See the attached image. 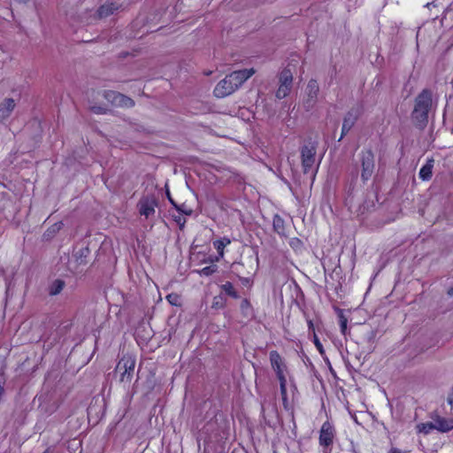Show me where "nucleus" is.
<instances>
[{
	"instance_id": "393cba45",
	"label": "nucleus",
	"mask_w": 453,
	"mask_h": 453,
	"mask_svg": "<svg viewBox=\"0 0 453 453\" xmlns=\"http://www.w3.org/2000/svg\"><path fill=\"white\" fill-rule=\"evenodd\" d=\"M175 210L181 215L191 216L194 212L193 209L187 204L186 203H182L178 204Z\"/></svg>"
},
{
	"instance_id": "39448f33",
	"label": "nucleus",
	"mask_w": 453,
	"mask_h": 453,
	"mask_svg": "<svg viewBox=\"0 0 453 453\" xmlns=\"http://www.w3.org/2000/svg\"><path fill=\"white\" fill-rule=\"evenodd\" d=\"M318 143L311 140L306 141L300 148L301 163L304 174L312 171L316 162Z\"/></svg>"
},
{
	"instance_id": "f704fd0d",
	"label": "nucleus",
	"mask_w": 453,
	"mask_h": 453,
	"mask_svg": "<svg viewBox=\"0 0 453 453\" xmlns=\"http://www.w3.org/2000/svg\"><path fill=\"white\" fill-rule=\"evenodd\" d=\"M167 197H168V200L170 202V203L174 207L176 208L178 203L172 198V196H170V193L167 192Z\"/></svg>"
},
{
	"instance_id": "cd10ccee",
	"label": "nucleus",
	"mask_w": 453,
	"mask_h": 453,
	"mask_svg": "<svg viewBox=\"0 0 453 453\" xmlns=\"http://www.w3.org/2000/svg\"><path fill=\"white\" fill-rule=\"evenodd\" d=\"M280 383V396L282 397H288V391H287V379L283 380H278Z\"/></svg>"
},
{
	"instance_id": "473e14b6",
	"label": "nucleus",
	"mask_w": 453,
	"mask_h": 453,
	"mask_svg": "<svg viewBox=\"0 0 453 453\" xmlns=\"http://www.w3.org/2000/svg\"><path fill=\"white\" fill-rule=\"evenodd\" d=\"M281 400H282L283 408L286 411H288L290 409V403H289L288 398V397H282Z\"/></svg>"
},
{
	"instance_id": "f3484780",
	"label": "nucleus",
	"mask_w": 453,
	"mask_h": 453,
	"mask_svg": "<svg viewBox=\"0 0 453 453\" xmlns=\"http://www.w3.org/2000/svg\"><path fill=\"white\" fill-rule=\"evenodd\" d=\"M273 230L280 236L287 237L286 226L284 219L278 214L273 219Z\"/></svg>"
},
{
	"instance_id": "0eeeda50",
	"label": "nucleus",
	"mask_w": 453,
	"mask_h": 453,
	"mask_svg": "<svg viewBox=\"0 0 453 453\" xmlns=\"http://www.w3.org/2000/svg\"><path fill=\"white\" fill-rule=\"evenodd\" d=\"M280 86L276 91V97L283 99L291 91L293 83V74L290 69L284 68L279 76Z\"/></svg>"
},
{
	"instance_id": "f03ea898",
	"label": "nucleus",
	"mask_w": 453,
	"mask_h": 453,
	"mask_svg": "<svg viewBox=\"0 0 453 453\" xmlns=\"http://www.w3.org/2000/svg\"><path fill=\"white\" fill-rule=\"evenodd\" d=\"M432 107V93L429 89H423L416 97L412 119L419 125L425 126L428 121V113Z\"/></svg>"
},
{
	"instance_id": "ddd939ff",
	"label": "nucleus",
	"mask_w": 453,
	"mask_h": 453,
	"mask_svg": "<svg viewBox=\"0 0 453 453\" xmlns=\"http://www.w3.org/2000/svg\"><path fill=\"white\" fill-rule=\"evenodd\" d=\"M15 101L12 98H7L0 104V121L7 119L15 108Z\"/></svg>"
},
{
	"instance_id": "5701e85b",
	"label": "nucleus",
	"mask_w": 453,
	"mask_h": 453,
	"mask_svg": "<svg viewBox=\"0 0 453 453\" xmlns=\"http://www.w3.org/2000/svg\"><path fill=\"white\" fill-rule=\"evenodd\" d=\"M338 318H339L341 334L345 336L348 333V319L345 317L342 311H341V310H339Z\"/></svg>"
},
{
	"instance_id": "6e6552de",
	"label": "nucleus",
	"mask_w": 453,
	"mask_h": 453,
	"mask_svg": "<svg viewBox=\"0 0 453 453\" xmlns=\"http://www.w3.org/2000/svg\"><path fill=\"white\" fill-rule=\"evenodd\" d=\"M269 360L277 379H287L288 366L280 354L277 350H271L269 353Z\"/></svg>"
},
{
	"instance_id": "c03bdc74",
	"label": "nucleus",
	"mask_w": 453,
	"mask_h": 453,
	"mask_svg": "<svg viewBox=\"0 0 453 453\" xmlns=\"http://www.w3.org/2000/svg\"><path fill=\"white\" fill-rule=\"evenodd\" d=\"M49 452V449L45 450L43 453H48Z\"/></svg>"
},
{
	"instance_id": "a19ab883",
	"label": "nucleus",
	"mask_w": 453,
	"mask_h": 453,
	"mask_svg": "<svg viewBox=\"0 0 453 453\" xmlns=\"http://www.w3.org/2000/svg\"><path fill=\"white\" fill-rule=\"evenodd\" d=\"M93 111H94L96 113H102V112H103V111H101V108H100V107H99V108H97L96 110V107H93Z\"/></svg>"
},
{
	"instance_id": "7ed1b4c3",
	"label": "nucleus",
	"mask_w": 453,
	"mask_h": 453,
	"mask_svg": "<svg viewBox=\"0 0 453 453\" xmlns=\"http://www.w3.org/2000/svg\"><path fill=\"white\" fill-rule=\"evenodd\" d=\"M135 358L130 355H124L118 362L115 372L119 376V382L125 386L129 385L133 380Z\"/></svg>"
},
{
	"instance_id": "f8f14e48",
	"label": "nucleus",
	"mask_w": 453,
	"mask_h": 453,
	"mask_svg": "<svg viewBox=\"0 0 453 453\" xmlns=\"http://www.w3.org/2000/svg\"><path fill=\"white\" fill-rule=\"evenodd\" d=\"M435 430H438L441 433H447L453 429V419L446 418L442 417H436L434 419Z\"/></svg>"
},
{
	"instance_id": "b1692460",
	"label": "nucleus",
	"mask_w": 453,
	"mask_h": 453,
	"mask_svg": "<svg viewBox=\"0 0 453 453\" xmlns=\"http://www.w3.org/2000/svg\"><path fill=\"white\" fill-rule=\"evenodd\" d=\"M419 433H423L425 434H429L432 430H435L434 422H426L420 423L417 426Z\"/></svg>"
},
{
	"instance_id": "2eb2a0df",
	"label": "nucleus",
	"mask_w": 453,
	"mask_h": 453,
	"mask_svg": "<svg viewBox=\"0 0 453 453\" xmlns=\"http://www.w3.org/2000/svg\"><path fill=\"white\" fill-rule=\"evenodd\" d=\"M119 9V5L116 4L115 3H106L98 8L96 13L98 18L102 19L113 14L114 12L118 11Z\"/></svg>"
},
{
	"instance_id": "bb28decb",
	"label": "nucleus",
	"mask_w": 453,
	"mask_h": 453,
	"mask_svg": "<svg viewBox=\"0 0 453 453\" xmlns=\"http://www.w3.org/2000/svg\"><path fill=\"white\" fill-rule=\"evenodd\" d=\"M226 306V300L219 296H215L212 300V304H211V307L214 308V309H222Z\"/></svg>"
},
{
	"instance_id": "c85d7f7f",
	"label": "nucleus",
	"mask_w": 453,
	"mask_h": 453,
	"mask_svg": "<svg viewBox=\"0 0 453 453\" xmlns=\"http://www.w3.org/2000/svg\"><path fill=\"white\" fill-rule=\"evenodd\" d=\"M173 219L178 224L179 228L183 230L186 224V219L183 217V215L179 213V215L173 216Z\"/></svg>"
},
{
	"instance_id": "7c9ffc66",
	"label": "nucleus",
	"mask_w": 453,
	"mask_h": 453,
	"mask_svg": "<svg viewBox=\"0 0 453 453\" xmlns=\"http://www.w3.org/2000/svg\"><path fill=\"white\" fill-rule=\"evenodd\" d=\"M350 129H351V127H349V124L342 123V134H341V137H340L339 141H341L349 132Z\"/></svg>"
},
{
	"instance_id": "f257e3e1",
	"label": "nucleus",
	"mask_w": 453,
	"mask_h": 453,
	"mask_svg": "<svg viewBox=\"0 0 453 453\" xmlns=\"http://www.w3.org/2000/svg\"><path fill=\"white\" fill-rule=\"evenodd\" d=\"M254 73L253 68L232 72L216 85L213 90L214 96L223 98L231 95Z\"/></svg>"
},
{
	"instance_id": "a878e982",
	"label": "nucleus",
	"mask_w": 453,
	"mask_h": 453,
	"mask_svg": "<svg viewBox=\"0 0 453 453\" xmlns=\"http://www.w3.org/2000/svg\"><path fill=\"white\" fill-rule=\"evenodd\" d=\"M217 270H218V266L216 265H211L202 268L199 271V273H200V275H203V276H211L214 273H216Z\"/></svg>"
},
{
	"instance_id": "ea45409f",
	"label": "nucleus",
	"mask_w": 453,
	"mask_h": 453,
	"mask_svg": "<svg viewBox=\"0 0 453 453\" xmlns=\"http://www.w3.org/2000/svg\"><path fill=\"white\" fill-rule=\"evenodd\" d=\"M448 295L450 296H453V286L449 288Z\"/></svg>"
},
{
	"instance_id": "1a4fd4ad",
	"label": "nucleus",
	"mask_w": 453,
	"mask_h": 453,
	"mask_svg": "<svg viewBox=\"0 0 453 453\" xmlns=\"http://www.w3.org/2000/svg\"><path fill=\"white\" fill-rule=\"evenodd\" d=\"M158 203L157 199L152 196H145L140 198L137 203V209L141 216H144L149 219L153 216L156 212V207Z\"/></svg>"
},
{
	"instance_id": "58836bf2",
	"label": "nucleus",
	"mask_w": 453,
	"mask_h": 453,
	"mask_svg": "<svg viewBox=\"0 0 453 453\" xmlns=\"http://www.w3.org/2000/svg\"><path fill=\"white\" fill-rule=\"evenodd\" d=\"M3 382L0 380V396L3 395L4 393V386H3Z\"/></svg>"
},
{
	"instance_id": "aec40b11",
	"label": "nucleus",
	"mask_w": 453,
	"mask_h": 453,
	"mask_svg": "<svg viewBox=\"0 0 453 453\" xmlns=\"http://www.w3.org/2000/svg\"><path fill=\"white\" fill-rule=\"evenodd\" d=\"M306 90L309 97L311 99L316 98L319 93V85L317 81L311 79L307 84Z\"/></svg>"
},
{
	"instance_id": "37998d69",
	"label": "nucleus",
	"mask_w": 453,
	"mask_h": 453,
	"mask_svg": "<svg viewBox=\"0 0 453 453\" xmlns=\"http://www.w3.org/2000/svg\"><path fill=\"white\" fill-rule=\"evenodd\" d=\"M18 2H20V3H27L28 2L29 0H17Z\"/></svg>"
},
{
	"instance_id": "9d476101",
	"label": "nucleus",
	"mask_w": 453,
	"mask_h": 453,
	"mask_svg": "<svg viewBox=\"0 0 453 453\" xmlns=\"http://www.w3.org/2000/svg\"><path fill=\"white\" fill-rule=\"evenodd\" d=\"M104 98L110 102L112 105L130 108L134 105V101L119 93L113 90H106L104 93Z\"/></svg>"
},
{
	"instance_id": "6ab92c4d",
	"label": "nucleus",
	"mask_w": 453,
	"mask_h": 453,
	"mask_svg": "<svg viewBox=\"0 0 453 453\" xmlns=\"http://www.w3.org/2000/svg\"><path fill=\"white\" fill-rule=\"evenodd\" d=\"M241 312L244 317H250L253 314V308L249 299L244 298L240 304Z\"/></svg>"
},
{
	"instance_id": "e433bc0d",
	"label": "nucleus",
	"mask_w": 453,
	"mask_h": 453,
	"mask_svg": "<svg viewBox=\"0 0 453 453\" xmlns=\"http://www.w3.org/2000/svg\"><path fill=\"white\" fill-rule=\"evenodd\" d=\"M389 453H402V451L399 449L392 448Z\"/></svg>"
},
{
	"instance_id": "a211bd4d",
	"label": "nucleus",
	"mask_w": 453,
	"mask_h": 453,
	"mask_svg": "<svg viewBox=\"0 0 453 453\" xmlns=\"http://www.w3.org/2000/svg\"><path fill=\"white\" fill-rule=\"evenodd\" d=\"M65 283L63 280L57 279L49 287L50 296L58 295L65 288Z\"/></svg>"
},
{
	"instance_id": "4468645a",
	"label": "nucleus",
	"mask_w": 453,
	"mask_h": 453,
	"mask_svg": "<svg viewBox=\"0 0 453 453\" xmlns=\"http://www.w3.org/2000/svg\"><path fill=\"white\" fill-rule=\"evenodd\" d=\"M434 160L433 157L427 158L426 164L420 168L418 176L422 180H430L433 176V168Z\"/></svg>"
},
{
	"instance_id": "4be33fe9",
	"label": "nucleus",
	"mask_w": 453,
	"mask_h": 453,
	"mask_svg": "<svg viewBox=\"0 0 453 453\" xmlns=\"http://www.w3.org/2000/svg\"><path fill=\"white\" fill-rule=\"evenodd\" d=\"M165 299L172 306L180 307L182 304L180 295L174 292L168 294Z\"/></svg>"
},
{
	"instance_id": "4c0bfd02",
	"label": "nucleus",
	"mask_w": 453,
	"mask_h": 453,
	"mask_svg": "<svg viewBox=\"0 0 453 453\" xmlns=\"http://www.w3.org/2000/svg\"><path fill=\"white\" fill-rule=\"evenodd\" d=\"M308 326L310 329L314 330L313 322L311 319L308 320Z\"/></svg>"
},
{
	"instance_id": "9b49d317",
	"label": "nucleus",
	"mask_w": 453,
	"mask_h": 453,
	"mask_svg": "<svg viewBox=\"0 0 453 453\" xmlns=\"http://www.w3.org/2000/svg\"><path fill=\"white\" fill-rule=\"evenodd\" d=\"M231 243V239L227 236L214 240L212 242L213 248L217 250L218 257L216 261H219L225 255V248Z\"/></svg>"
},
{
	"instance_id": "dca6fc26",
	"label": "nucleus",
	"mask_w": 453,
	"mask_h": 453,
	"mask_svg": "<svg viewBox=\"0 0 453 453\" xmlns=\"http://www.w3.org/2000/svg\"><path fill=\"white\" fill-rule=\"evenodd\" d=\"M362 112V109L360 107L350 109L345 115L343 119V124H349V127L352 128L355 125L356 121L359 118Z\"/></svg>"
},
{
	"instance_id": "c9c22d12",
	"label": "nucleus",
	"mask_w": 453,
	"mask_h": 453,
	"mask_svg": "<svg viewBox=\"0 0 453 453\" xmlns=\"http://www.w3.org/2000/svg\"><path fill=\"white\" fill-rule=\"evenodd\" d=\"M242 284L244 285H250L251 284V280L250 278H243L242 279Z\"/></svg>"
},
{
	"instance_id": "412c9836",
	"label": "nucleus",
	"mask_w": 453,
	"mask_h": 453,
	"mask_svg": "<svg viewBox=\"0 0 453 453\" xmlns=\"http://www.w3.org/2000/svg\"><path fill=\"white\" fill-rule=\"evenodd\" d=\"M220 288L227 296H231L232 298H239L237 291L230 281H226V283L222 284Z\"/></svg>"
},
{
	"instance_id": "72a5a7b5",
	"label": "nucleus",
	"mask_w": 453,
	"mask_h": 453,
	"mask_svg": "<svg viewBox=\"0 0 453 453\" xmlns=\"http://www.w3.org/2000/svg\"><path fill=\"white\" fill-rule=\"evenodd\" d=\"M447 401L449 405H451V406L453 405V387L451 388V390H450V393L449 394Z\"/></svg>"
},
{
	"instance_id": "2f4dec72",
	"label": "nucleus",
	"mask_w": 453,
	"mask_h": 453,
	"mask_svg": "<svg viewBox=\"0 0 453 453\" xmlns=\"http://www.w3.org/2000/svg\"><path fill=\"white\" fill-rule=\"evenodd\" d=\"M314 344L316 346V348L318 349V350L322 353L323 351V345L322 343L320 342V341L319 340V338L317 337V335L314 334Z\"/></svg>"
},
{
	"instance_id": "20e7f679",
	"label": "nucleus",
	"mask_w": 453,
	"mask_h": 453,
	"mask_svg": "<svg viewBox=\"0 0 453 453\" xmlns=\"http://www.w3.org/2000/svg\"><path fill=\"white\" fill-rule=\"evenodd\" d=\"M358 163L361 170V180L367 182L375 171V157L371 149H364L358 155Z\"/></svg>"
},
{
	"instance_id": "c756f323",
	"label": "nucleus",
	"mask_w": 453,
	"mask_h": 453,
	"mask_svg": "<svg viewBox=\"0 0 453 453\" xmlns=\"http://www.w3.org/2000/svg\"><path fill=\"white\" fill-rule=\"evenodd\" d=\"M63 226V223L62 221H59V222H57L55 223L54 225H52L49 229H48V232L51 233V234H56L57 232H58Z\"/></svg>"
},
{
	"instance_id": "79ce46f5",
	"label": "nucleus",
	"mask_w": 453,
	"mask_h": 453,
	"mask_svg": "<svg viewBox=\"0 0 453 453\" xmlns=\"http://www.w3.org/2000/svg\"><path fill=\"white\" fill-rule=\"evenodd\" d=\"M318 165H319V163ZM318 169H319V165H317V167H316V168H315V170L313 171V178H314V177H315V175L317 174Z\"/></svg>"
},
{
	"instance_id": "423d86ee",
	"label": "nucleus",
	"mask_w": 453,
	"mask_h": 453,
	"mask_svg": "<svg viewBox=\"0 0 453 453\" xmlns=\"http://www.w3.org/2000/svg\"><path fill=\"white\" fill-rule=\"evenodd\" d=\"M336 438V428L329 420L325 421L319 432V444L324 453H331L332 447Z\"/></svg>"
}]
</instances>
